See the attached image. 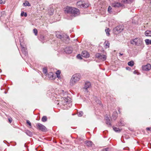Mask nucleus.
I'll use <instances>...</instances> for the list:
<instances>
[{"label":"nucleus","instance_id":"nucleus-8","mask_svg":"<svg viewBox=\"0 0 151 151\" xmlns=\"http://www.w3.org/2000/svg\"><path fill=\"white\" fill-rule=\"evenodd\" d=\"M91 87V84L89 82H85L83 89L85 90V92L88 93V89Z\"/></svg>","mask_w":151,"mask_h":151},{"label":"nucleus","instance_id":"nucleus-9","mask_svg":"<svg viewBox=\"0 0 151 151\" xmlns=\"http://www.w3.org/2000/svg\"><path fill=\"white\" fill-rule=\"evenodd\" d=\"M142 68L143 70H149L151 69V65L150 64H148L146 65L143 66Z\"/></svg>","mask_w":151,"mask_h":151},{"label":"nucleus","instance_id":"nucleus-29","mask_svg":"<svg viewBox=\"0 0 151 151\" xmlns=\"http://www.w3.org/2000/svg\"><path fill=\"white\" fill-rule=\"evenodd\" d=\"M25 6H30L29 3L27 1H26L25 3L23 4Z\"/></svg>","mask_w":151,"mask_h":151},{"label":"nucleus","instance_id":"nucleus-27","mask_svg":"<svg viewBox=\"0 0 151 151\" xmlns=\"http://www.w3.org/2000/svg\"><path fill=\"white\" fill-rule=\"evenodd\" d=\"M128 65L129 66H132L134 65V62L132 61L129 62L128 63Z\"/></svg>","mask_w":151,"mask_h":151},{"label":"nucleus","instance_id":"nucleus-33","mask_svg":"<svg viewBox=\"0 0 151 151\" xmlns=\"http://www.w3.org/2000/svg\"><path fill=\"white\" fill-rule=\"evenodd\" d=\"M27 123L29 125V126L30 128H31L32 126H31V122H30V121L29 120H27Z\"/></svg>","mask_w":151,"mask_h":151},{"label":"nucleus","instance_id":"nucleus-12","mask_svg":"<svg viewBox=\"0 0 151 151\" xmlns=\"http://www.w3.org/2000/svg\"><path fill=\"white\" fill-rule=\"evenodd\" d=\"M81 56L83 57L87 58L89 56V54L86 51H84L82 52Z\"/></svg>","mask_w":151,"mask_h":151},{"label":"nucleus","instance_id":"nucleus-32","mask_svg":"<svg viewBox=\"0 0 151 151\" xmlns=\"http://www.w3.org/2000/svg\"><path fill=\"white\" fill-rule=\"evenodd\" d=\"M111 9L112 8L111 6H109L108 9V11L109 13H111L112 12V11H111Z\"/></svg>","mask_w":151,"mask_h":151},{"label":"nucleus","instance_id":"nucleus-30","mask_svg":"<svg viewBox=\"0 0 151 151\" xmlns=\"http://www.w3.org/2000/svg\"><path fill=\"white\" fill-rule=\"evenodd\" d=\"M111 149L108 147L103 149L102 151H111Z\"/></svg>","mask_w":151,"mask_h":151},{"label":"nucleus","instance_id":"nucleus-19","mask_svg":"<svg viewBox=\"0 0 151 151\" xmlns=\"http://www.w3.org/2000/svg\"><path fill=\"white\" fill-rule=\"evenodd\" d=\"M25 133L27 135L30 137H31L32 135V132L29 130H26Z\"/></svg>","mask_w":151,"mask_h":151},{"label":"nucleus","instance_id":"nucleus-54","mask_svg":"<svg viewBox=\"0 0 151 151\" xmlns=\"http://www.w3.org/2000/svg\"><path fill=\"white\" fill-rule=\"evenodd\" d=\"M127 69H128V68H126Z\"/></svg>","mask_w":151,"mask_h":151},{"label":"nucleus","instance_id":"nucleus-7","mask_svg":"<svg viewBox=\"0 0 151 151\" xmlns=\"http://www.w3.org/2000/svg\"><path fill=\"white\" fill-rule=\"evenodd\" d=\"M95 56L96 58L103 61H104L106 59V56L105 55L98 53L95 54Z\"/></svg>","mask_w":151,"mask_h":151},{"label":"nucleus","instance_id":"nucleus-51","mask_svg":"<svg viewBox=\"0 0 151 151\" xmlns=\"http://www.w3.org/2000/svg\"><path fill=\"white\" fill-rule=\"evenodd\" d=\"M52 14H50V15H52Z\"/></svg>","mask_w":151,"mask_h":151},{"label":"nucleus","instance_id":"nucleus-28","mask_svg":"<svg viewBox=\"0 0 151 151\" xmlns=\"http://www.w3.org/2000/svg\"><path fill=\"white\" fill-rule=\"evenodd\" d=\"M60 72L59 70H58V71H57V72L56 73L57 77L58 78L60 77Z\"/></svg>","mask_w":151,"mask_h":151},{"label":"nucleus","instance_id":"nucleus-37","mask_svg":"<svg viewBox=\"0 0 151 151\" xmlns=\"http://www.w3.org/2000/svg\"><path fill=\"white\" fill-rule=\"evenodd\" d=\"M61 95L62 96H64L65 94L66 93V92H64L63 90H62L60 93Z\"/></svg>","mask_w":151,"mask_h":151},{"label":"nucleus","instance_id":"nucleus-53","mask_svg":"<svg viewBox=\"0 0 151 151\" xmlns=\"http://www.w3.org/2000/svg\"><path fill=\"white\" fill-rule=\"evenodd\" d=\"M127 69H128V68H126Z\"/></svg>","mask_w":151,"mask_h":151},{"label":"nucleus","instance_id":"nucleus-2","mask_svg":"<svg viewBox=\"0 0 151 151\" xmlns=\"http://www.w3.org/2000/svg\"><path fill=\"white\" fill-rule=\"evenodd\" d=\"M81 76L79 73H76L73 75L70 81V85L72 86L78 81L81 78Z\"/></svg>","mask_w":151,"mask_h":151},{"label":"nucleus","instance_id":"nucleus-13","mask_svg":"<svg viewBox=\"0 0 151 151\" xmlns=\"http://www.w3.org/2000/svg\"><path fill=\"white\" fill-rule=\"evenodd\" d=\"M86 146L88 147H91L93 145V143L91 141H87L85 142Z\"/></svg>","mask_w":151,"mask_h":151},{"label":"nucleus","instance_id":"nucleus-50","mask_svg":"<svg viewBox=\"0 0 151 151\" xmlns=\"http://www.w3.org/2000/svg\"><path fill=\"white\" fill-rule=\"evenodd\" d=\"M118 111H119V112H120V111H120V109H118Z\"/></svg>","mask_w":151,"mask_h":151},{"label":"nucleus","instance_id":"nucleus-22","mask_svg":"<svg viewBox=\"0 0 151 151\" xmlns=\"http://www.w3.org/2000/svg\"><path fill=\"white\" fill-rule=\"evenodd\" d=\"M104 44L105 45V47L106 48H108L109 47V43L108 42H105Z\"/></svg>","mask_w":151,"mask_h":151},{"label":"nucleus","instance_id":"nucleus-4","mask_svg":"<svg viewBox=\"0 0 151 151\" xmlns=\"http://www.w3.org/2000/svg\"><path fill=\"white\" fill-rule=\"evenodd\" d=\"M131 43L133 45H139L142 44V41L138 38H136L130 41Z\"/></svg>","mask_w":151,"mask_h":151},{"label":"nucleus","instance_id":"nucleus-26","mask_svg":"<svg viewBox=\"0 0 151 151\" xmlns=\"http://www.w3.org/2000/svg\"><path fill=\"white\" fill-rule=\"evenodd\" d=\"M105 31L107 36H109L110 35L109 32L110 31V30L108 28L107 29H106L105 30Z\"/></svg>","mask_w":151,"mask_h":151},{"label":"nucleus","instance_id":"nucleus-25","mask_svg":"<svg viewBox=\"0 0 151 151\" xmlns=\"http://www.w3.org/2000/svg\"><path fill=\"white\" fill-rule=\"evenodd\" d=\"M145 41L146 44L147 45L151 44V40L146 39L145 40Z\"/></svg>","mask_w":151,"mask_h":151},{"label":"nucleus","instance_id":"nucleus-46","mask_svg":"<svg viewBox=\"0 0 151 151\" xmlns=\"http://www.w3.org/2000/svg\"><path fill=\"white\" fill-rule=\"evenodd\" d=\"M124 124H122V123H121V122H120V124H119V126H123L124 125Z\"/></svg>","mask_w":151,"mask_h":151},{"label":"nucleus","instance_id":"nucleus-14","mask_svg":"<svg viewBox=\"0 0 151 151\" xmlns=\"http://www.w3.org/2000/svg\"><path fill=\"white\" fill-rule=\"evenodd\" d=\"M62 99L64 100V101H65V103H70V98L69 97H63L62 98Z\"/></svg>","mask_w":151,"mask_h":151},{"label":"nucleus","instance_id":"nucleus-36","mask_svg":"<svg viewBox=\"0 0 151 151\" xmlns=\"http://www.w3.org/2000/svg\"><path fill=\"white\" fill-rule=\"evenodd\" d=\"M44 36L42 35H40V39L41 40H44Z\"/></svg>","mask_w":151,"mask_h":151},{"label":"nucleus","instance_id":"nucleus-5","mask_svg":"<svg viewBox=\"0 0 151 151\" xmlns=\"http://www.w3.org/2000/svg\"><path fill=\"white\" fill-rule=\"evenodd\" d=\"M111 6L115 8H117L120 7H124V5L122 3H120L117 2H115L112 4Z\"/></svg>","mask_w":151,"mask_h":151},{"label":"nucleus","instance_id":"nucleus-38","mask_svg":"<svg viewBox=\"0 0 151 151\" xmlns=\"http://www.w3.org/2000/svg\"><path fill=\"white\" fill-rule=\"evenodd\" d=\"M83 112L82 111H80L79 112L78 115L79 116H81L83 115Z\"/></svg>","mask_w":151,"mask_h":151},{"label":"nucleus","instance_id":"nucleus-20","mask_svg":"<svg viewBox=\"0 0 151 151\" xmlns=\"http://www.w3.org/2000/svg\"><path fill=\"white\" fill-rule=\"evenodd\" d=\"M130 0H124L122 1V3H124L125 4H128L131 3V1Z\"/></svg>","mask_w":151,"mask_h":151},{"label":"nucleus","instance_id":"nucleus-49","mask_svg":"<svg viewBox=\"0 0 151 151\" xmlns=\"http://www.w3.org/2000/svg\"><path fill=\"white\" fill-rule=\"evenodd\" d=\"M50 74H52V78H53V75H52V74H53V73H50Z\"/></svg>","mask_w":151,"mask_h":151},{"label":"nucleus","instance_id":"nucleus-43","mask_svg":"<svg viewBox=\"0 0 151 151\" xmlns=\"http://www.w3.org/2000/svg\"><path fill=\"white\" fill-rule=\"evenodd\" d=\"M96 102L98 103V104H100L101 101H100L99 100H97Z\"/></svg>","mask_w":151,"mask_h":151},{"label":"nucleus","instance_id":"nucleus-6","mask_svg":"<svg viewBox=\"0 0 151 151\" xmlns=\"http://www.w3.org/2000/svg\"><path fill=\"white\" fill-rule=\"evenodd\" d=\"M37 128L39 130L42 132H45L46 130V127L42 124L40 123L37 124L36 125Z\"/></svg>","mask_w":151,"mask_h":151},{"label":"nucleus","instance_id":"nucleus-23","mask_svg":"<svg viewBox=\"0 0 151 151\" xmlns=\"http://www.w3.org/2000/svg\"><path fill=\"white\" fill-rule=\"evenodd\" d=\"M66 39L67 40V42H68L70 40V38L68 36H67V35H65V36H64V38H63V39L64 40V41H63L64 42V40Z\"/></svg>","mask_w":151,"mask_h":151},{"label":"nucleus","instance_id":"nucleus-52","mask_svg":"<svg viewBox=\"0 0 151 151\" xmlns=\"http://www.w3.org/2000/svg\"><path fill=\"white\" fill-rule=\"evenodd\" d=\"M150 3H151V1H150Z\"/></svg>","mask_w":151,"mask_h":151},{"label":"nucleus","instance_id":"nucleus-10","mask_svg":"<svg viewBox=\"0 0 151 151\" xmlns=\"http://www.w3.org/2000/svg\"><path fill=\"white\" fill-rule=\"evenodd\" d=\"M73 48L71 47H67L65 49V52L67 54H70L72 53Z\"/></svg>","mask_w":151,"mask_h":151},{"label":"nucleus","instance_id":"nucleus-40","mask_svg":"<svg viewBox=\"0 0 151 151\" xmlns=\"http://www.w3.org/2000/svg\"><path fill=\"white\" fill-rule=\"evenodd\" d=\"M22 50H24V54H25V55H27V52L25 50H26V49L25 50V48L24 47H23L22 48Z\"/></svg>","mask_w":151,"mask_h":151},{"label":"nucleus","instance_id":"nucleus-41","mask_svg":"<svg viewBox=\"0 0 151 151\" xmlns=\"http://www.w3.org/2000/svg\"><path fill=\"white\" fill-rule=\"evenodd\" d=\"M8 120H9V122L10 123H11L12 122V118H9Z\"/></svg>","mask_w":151,"mask_h":151},{"label":"nucleus","instance_id":"nucleus-34","mask_svg":"<svg viewBox=\"0 0 151 151\" xmlns=\"http://www.w3.org/2000/svg\"><path fill=\"white\" fill-rule=\"evenodd\" d=\"M83 7L84 8H87L88 6V4H84V2H83Z\"/></svg>","mask_w":151,"mask_h":151},{"label":"nucleus","instance_id":"nucleus-17","mask_svg":"<svg viewBox=\"0 0 151 151\" xmlns=\"http://www.w3.org/2000/svg\"><path fill=\"white\" fill-rule=\"evenodd\" d=\"M145 35L147 36L151 37V31L147 30L145 32Z\"/></svg>","mask_w":151,"mask_h":151},{"label":"nucleus","instance_id":"nucleus-31","mask_svg":"<svg viewBox=\"0 0 151 151\" xmlns=\"http://www.w3.org/2000/svg\"><path fill=\"white\" fill-rule=\"evenodd\" d=\"M43 72L46 75L47 73V70L45 68H43Z\"/></svg>","mask_w":151,"mask_h":151},{"label":"nucleus","instance_id":"nucleus-44","mask_svg":"<svg viewBox=\"0 0 151 151\" xmlns=\"http://www.w3.org/2000/svg\"><path fill=\"white\" fill-rule=\"evenodd\" d=\"M150 129H151V128L147 127V128H146V129L147 130H150Z\"/></svg>","mask_w":151,"mask_h":151},{"label":"nucleus","instance_id":"nucleus-3","mask_svg":"<svg viewBox=\"0 0 151 151\" xmlns=\"http://www.w3.org/2000/svg\"><path fill=\"white\" fill-rule=\"evenodd\" d=\"M124 27L123 25H119L113 29L114 33L116 35H117L121 32L124 29Z\"/></svg>","mask_w":151,"mask_h":151},{"label":"nucleus","instance_id":"nucleus-18","mask_svg":"<svg viewBox=\"0 0 151 151\" xmlns=\"http://www.w3.org/2000/svg\"><path fill=\"white\" fill-rule=\"evenodd\" d=\"M117 112L116 111L114 112L112 116V118L115 120L117 118Z\"/></svg>","mask_w":151,"mask_h":151},{"label":"nucleus","instance_id":"nucleus-15","mask_svg":"<svg viewBox=\"0 0 151 151\" xmlns=\"http://www.w3.org/2000/svg\"><path fill=\"white\" fill-rule=\"evenodd\" d=\"M83 2H82L81 1L78 2L76 3V5L78 7H83Z\"/></svg>","mask_w":151,"mask_h":151},{"label":"nucleus","instance_id":"nucleus-21","mask_svg":"<svg viewBox=\"0 0 151 151\" xmlns=\"http://www.w3.org/2000/svg\"><path fill=\"white\" fill-rule=\"evenodd\" d=\"M113 129L116 132H121V129H119L116 127H113Z\"/></svg>","mask_w":151,"mask_h":151},{"label":"nucleus","instance_id":"nucleus-16","mask_svg":"<svg viewBox=\"0 0 151 151\" xmlns=\"http://www.w3.org/2000/svg\"><path fill=\"white\" fill-rule=\"evenodd\" d=\"M105 119L106 120V124L109 125L111 126V123H110V120L109 119V117H108L107 116L106 117Z\"/></svg>","mask_w":151,"mask_h":151},{"label":"nucleus","instance_id":"nucleus-11","mask_svg":"<svg viewBox=\"0 0 151 151\" xmlns=\"http://www.w3.org/2000/svg\"><path fill=\"white\" fill-rule=\"evenodd\" d=\"M55 35L57 38L60 39L64 41V35H62L58 32H55Z\"/></svg>","mask_w":151,"mask_h":151},{"label":"nucleus","instance_id":"nucleus-1","mask_svg":"<svg viewBox=\"0 0 151 151\" xmlns=\"http://www.w3.org/2000/svg\"><path fill=\"white\" fill-rule=\"evenodd\" d=\"M65 11V13L72 17H76L79 14V10L78 9L72 7H67Z\"/></svg>","mask_w":151,"mask_h":151},{"label":"nucleus","instance_id":"nucleus-47","mask_svg":"<svg viewBox=\"0 0 151 151\" xmlns=\"http://www.w3.org/2000/svg\"><path fill=\"white\" fill-rule=\"evenodd\" d=\"M3 3V2L2 1V0H0V3L1 4H2Z\"/></svg>","mask_w":151,"mask_h":151},{"label":"nucleus","instance_id":"nucleus-39","mask_svg":"<svg viewBox=\"0 0 151 151\" xmlns=\"http://www.w3.org/2000/svg\"><path fill=\"white\" fill-rule=\"evenodd\" d=\"M77 57L78 58L81 59H82L81 58V56L80 54H78L77 56Z\"/></svg>","mask_w":151,"mask_h":151},{"label":"nucleus","instance_id":"nucleus-35","mask_svg":"<svg viewBox=\"0 0 151 151\" xmlns=\"http://www.w3.org/2000/svg\"><path fill=\"white\" fill-rule=\"evenodd\" d=\"M33 32L35 35H37V31L36 29H33Z\"/></svg>","mask_w":151,"mask_h":151},{"label":"nucleus","instance_id":"nucleus-48","mask_svg":"<svg viewBox=\"0 0 151 151\" xmlns=\"http://www.w3.org/2000/svg\"><path fill=\"white\" fill-rule=\"evenodd\" d=\"M119 55H123V53H119Z\"/></svg>","mask_w":151,"mask_h":151},{"label":"nucleus","instance_id":"nucleus-42","mask_svg":"<svg viewBox=\"0 0 151 151\" xmlns=\"http://www.w3.org/2000/svg\"><path fill=\"white\" fill-rule=\"evenodd\" d=\"M24 12H22L21 14V16L22 17L24 15Z\"/></svg>","mask_w":151,"mask_h":151},{"label":"nucleus","instance_id":"nucleus-24","mask_svg":"<svg viewBox=\"0 0 151 151\" xmlns=\"http://www.w3.org/2000/svg\"><path fill=\"white\" fill-rule=\"evenodd\" d=\"M47 120V118L46 116H44L42 119V121L43 122H45Z\"/></svg>","mask_w":151,"mask_h":151},{"label":"nucleus","instance_id":"nucleus-45","mask_svg":"<svg viewBox=\"0 0 151 151\" xmlns=\"http://www.w3.org/2000/svg\"><path fill=\"white\" fill-rule=\"evenodd\" d=\"M24 15L25 17H26L27 16V14L26 13H25L24 14Z\"/></svg>","mask_w":151,"mask_h":151}]
</instances>
